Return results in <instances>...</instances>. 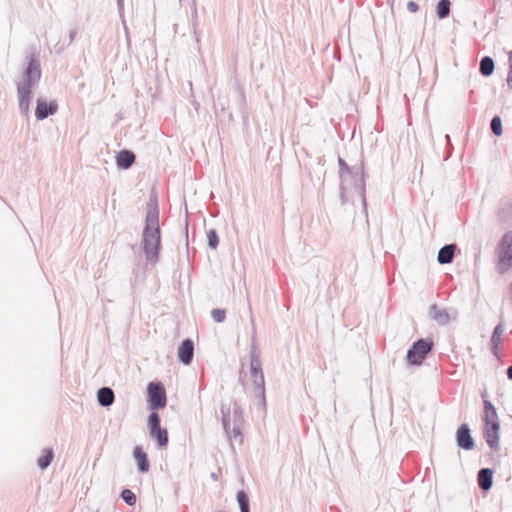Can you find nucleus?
<instances>
[{
	"instance_id": "2",
	"label": "nucleus",
	"mask_w": 512,
	"mask_h": 512,
	"mask_svg": "<svg viewBox=\"0 0 512 512\" xmlns=\"http://www.w3.org/2000/svg\"><path fill=\"white\" fill-rule=\"evenodd\" d=\"M42 75L41 64L38 56L32 54L21 72L19 81L16 82L20 112L27 116L30 112V101L33 90L38 86Z\"/></svg>"
},
{
	"instance_id": "42",
	"label": "nucleus",
	"mask_w": 512,
	"mask_h": 512,
	"mask_svg": "<svg viewBox=\"0 0 512 512\" xmlns=\"http://www.w3.org/2000/svg\"><path fill=\"white\" fill-rule=\"evenodd\" d=\"M211 477H212L214 480H217V476H216V474H215V473H212V474H211Z\"/></svg>"
},
{
	"instance_id": "32",
	"label": "nucleus",
	"mask_w": 512,
	"mask_h": 512,
	"mask_svg": "<svg viewBox=\"0 0 512 512\" xmlns=\"http://www.w3.org/2000/svg\"><path fill=\"white\" fill-rule=\"evenodd\" d=\"M338 164H339V175L341 176L342 174H347L349 172H351L352 170H354V165L353 166H349L345 160H343L341 157L338 158Z\"/></svg>"
},
{
	"instance_id": "7",
	"label": "nucleus",
	"mask_w": 512,
	"mask_h": 512,
	"mask_svg": "<svg viewBox=\"0 0 512 512\" xmlns=\"http://www.w3.org/2000/svg\"><path fill=\"white\" fill-rule=\"evenodd\" d=\"M456 444L460 449L470 451L475 447V441L468 424H461L456 431Z\"/></svg>"
},
{
	"instance_id": "45",
	"label": "nucleus",
	"mask_w": 512,
	"mask_h": 512,
	"mask_svg": "<svg viewBox=\"0 0 512 512\" xmlns=\"http://www.w3.org/2000/svg\"><path fill=\"white\" fill-rule=\"evenodd\" d=\"M510 293L512 294V283L510 284Z\"/></svg>"
},
{
	"instance_id": "18",
	"label": "nucleus",
	"mask_w": 512,
	"mask_h": 512,
	"mask_svg": "<svg viewBox=\"0 0 512 512\" xmlns=\"http://www.w3.org/2000/svg\"><path fill=\"white\" fill-rule=\"evenodd\" d=\"M149 434L152 439L156 440L159 448H165L168 445L169 438L168 431L166 428H154L152 430H149Z\"/></svg>"
},
{
	"instance_id": "33",
	"label": "nucleus",
	"mask_w": 512,
	"mask_h": 512,
	"mask_svg": "<svg viewBox=\"0 0 512 512\" xmlns=\"http://www.w3.org/2000/svg\"><path fill=\"white\" fill-rule=\"evenodd\" d=\"M483 422H499L497 410L487 412L483 416Z\"/></svg>"
},
{
	"instance_id": "14",
	"label": "nucleus",
	"mask_w": 512,
	"mask_h": 512,
	"mask_svg": "<svg viewBox=\"0 0 512 512\" xmlns=\"http://www.w3.org/2000/svg\"><path fill=\"white\" fill-rule=\"evenodd\" d=\"M429 317L440 326H445L450 321L447 310L439 308L437 304H432L429 307Z\"/></svg>"
},
{
	"instance_id": "31",
	"label": "nucleus",
	"mask_w": 512,
	"mask_h": 512,
	"mask_svg": "<svg viewBox=\"0 0 512 512\" xmlns=\"http://www.w3.org/2000/svg\"><path fill=\"white\" fill-rule=\"evenodd\" d=\"M243 420V411L240 405L233 403V423L241 424Z\"/></svg>"
},
{
	"instance_id": "11",
	"label": "nucleus",
	"mask_w": 512,
	"mask_h": 512,
	"mask_svg": "<svg viewBox=\"0 0 512 512\" xmlns=\"http://www.w3.org/2000/svg\"><path fill=\"white\" fill-rule=\"evenodd\" d=\"M133 457L137 464V469L140 473H147L150 469V462L147 453L141 446H135L133 450Z\"/></svg>"
},
{
	"instance_id": "23",
	"label": "nucleus",
	"mask_w": 512,
	"mask_h": 512,
	"mask_svg": "<svg viewBox=\"0 0 512 512\" xmlns=\"http://www.w3.org/2000/svg\"><path fill=\"white\" fill-rule=\"evenodd\" d=\"M250 358V373L252 378L263 374L259 355L256 352L255 348H253V350L251 351Z\"/></svg>"
},
{
	"instance_id": "41",
	"label": "nucleus",
	"mask_w": 512,
	"mask_h": 512,
	"mask_svg": "<svg viewBox=\"0 0 512 512\" xmlns=\"http://www.w3.org/2000/svg\"><path fill=\"white\" fill-rule=\"evenodd\" d=\"M123 1L124 0H117V4H118L119 7H121L123 5Z\"/></svg>"
},
{
	"instance_id": "29",
	"label": "nucleus",
	"mask_w": 512,
	"mask_h": 512,
	"mask_svg": "<svg viewBox=\"0 0 512 512\" xmlns=\"http://www.w3.org/2000/svg\"><path fill=\"white\" fill-rule=\"evenodd\" d=\"M156 411L157 410H151V413L148 416V429L149 430L161 427V418Z\"/></svg>"
},
{
	"instance_id": "16",
	"label": "nucleus",
	"mask_w": 512,
	"mask_h": 512,
	"mask_svg": "<svg viewBox=\"0 0 512 512\" xmlns=\"http://www.w3.org/2000/svg\"><path fill=\"white\" fill-rule=\"evenodd\" d=\"M253 384L255 388V397L260 399L259 407L265 409L266 407V399H265V380L264 375H258L253 377Z\"/></svg>"
},
{
	"instance_id": "15",
	"label": "nucleus",
	"mask_w": 512,
	"mask_h": 512,
	"mask_svg": "<svg viewBox=\"0 0 512 512\" xmlns=\"http://www.w3.org/2000/svg\"><path fill=\"white\" fill-rule=\"evenodd\" d=\"M457 250V245L452 244H445L442 246L437 255V261L440 264H450L454 260L455 251Z\"/></svg>"
},
{
	"instance_id": "37",
	"label": "nucleus",
	"mask_w": 512,
	"mask_h": 512,
	"mask_svg": "<svg viewBox=\"0 0 512 512\" xmlns=\"http://www.w3.org/2000/svg\"><path fill=\"white\" fill-rule=\"evenodd\" d=\"M407 10L411 13H416L419 10V5L415 1H409L407 3Z\"/></svg>"
},
{
	"instance_id": "8",
	"label": "nucleus",
	"mask_w": 512,
	"mask_h": 512,
	"mask_svg": "<svg viewBox=\"0 0 512 512\" xmlns=\"http://www.w3.org/2000/svg\"><path fill=\"white\" fill-rule=\"evenodd\" d=\"M500 422H484V437L488 446L497 450L499 448Z\"/></svg>"
},
{
	"instance_id": "44",
	"label": "nucleus",
	"mask_w": 512,
	"mask_h": 512,
	"mask_svg": "<svg viewBox=\"0 0 512 512\" xmlns=\"http://www.w3.org/2000/svg\"><path fill=\"white\" fill-rule=\"evenodd\" d=\"M63 49L64 47H60L59 49H57V52L60 53Z\"/></svg>"
},
{
	"instance_id": "6",
	"label": "nucleus",
	"mask_w": 512,
	"mask_h": 512,
	"mask_svg": "<svg viewBox=\"0 0 512 512\" xmlns=\"http://www.w3.org/2000/svg\"><path fill=\"white\" fill-rule=\"evenodd\" d=\"M498 260L499 265L503 266L505 269H501L500 272L503 273L509 268L512 267V232H506L499 243L498 246Z\"/></svg>"
},
{
	"instance_id": "39",
	"label": "nucleus",
	"mask_w": 512,
	"mask_h": 512,
	"mask_svg": "<svg viewBox=\"0 0 512 512\" xmlns=\"http://www.w3.org/2000/svg\"><path fill=\"white\" fill-rule=\"evenodd\" d=\"M506 374L508 379L512 380V365L507 368Z\"/></svg>"
},
{
	"instance_id": "43",
	"label": "nucleus",
	"mask_w": 512,
	"mask_h": 512,
	"mask_svg": "<svg viewBox=\"0 0 512 512\" xmlns=\"http://www.w3.org/2000/svg\"><path fill=\"white\" fill-rule=\"evenodd\" d=\"M445 138H446L447 142L450 141V136L448 134L445 135Z\"/></svg>"
},
{
	"instance_id": "20",
	"label": "nucleus",
	"mask_w": 512,
	"mask_h": 512,
	"mask_svg": "<svg viewBox=\"0 0 512 512\" xmlns=\"http://www.w3.org/2000/svg\"><path fill=\"white\" fill-rule=\"evenodd\" d=\"M495 68V63L492 57L484 56L480 60L479 64V72L484 77H489L493 74Z\"/></svg>"
},
{
	"instance_id": "25",
	"label": "nucleus",
	"mask_w": 512,
	"mask_h": 512,
	"mask_svg": "<svg viewBox=\"0 0 512 512\" xmlns=\"http://www.w3.org/2000/svg\"><path fill=\"white\" fill-rule=\"evenodd\" d=\"M240 512H250V501L248 494L244 490H239L236 494Z\"/></svg>"
},
{
	"instance_id": "12",
	"label": "nucleus",
	"mask_w": 512,
	"mask_h": 512,
	"mask_svg": "<svg viewBox=\"0 0 512 512\" xmlns=\"http://www.w3.org/2000/svg\"><path fill=\"white\" fill-rule=\"evenodd\" d=\"M493 470L491 468H481L477 473V483L483 491H489L493 485Z\"/></svg>"
},
{
	"instance_id": "3",
	"label": "nucleus",
	"mask_w": 512,
	"mask_h": 512,
	"mask_svg": "<svg viewBox=\"0 0 512 512\" xmlns=\"http://www.w3.org/2000/svg\"><path fill=\"white\" fill-rule=\"evenodd\" d=\"M355 198L361 201L363 212L367 216V202L365 196L364 164L354 165V170L340 176V201L343 206L354 203Z\"/></svg>"
},
{
	"instance_id": "13",
	"label": "nucleus",
	"mask_w": 512,
	"mask_h": 512,
	"mask_svg": "<svg viewBox=\"0 0 512 512\" xmlns=\"http://www.w3.org/2000/svg\"><path fill=\"white\" fill-rule=\"evenodd\" d=\"M136 160L135 154L127 149H123L116 155V165L119 169H129Z\"/></svg>"
},
{
	"instance_id": "21",
	"label": "nucleus",
	"mask_w": 512,
	"mask_h": 512,
	"mask_svg": "<svg viewBox=\"0 0 512 512\" xmlns=\"http://www.w3.org/2000/svg\"><path fill=\"white\" fill-rule=\"evenodd\" d=\"M54 459V451L52 448L42 450L41 456L37 459V465L41 470L47 469Z\"/></svg>"
},
{
	"instance_id": "22",
	"label": "nucleus",
	"mask_w": 512,
	"mask_h": 512,
	"mask_svg": "<svg viewBox=\"0 0 512 512\" xmlns=\"http://www.w3.org/2000/svg\"><path fill=\"white\" fill-rule=\"evenodd\" d=\"M221 421L226 434H230L231 428V406L225 403L221 404Z\"/></svg>"
},
{
	"instance_id": "10",
	"label": "nucleus",
	"mask_w": 512,
	"mask_h": 512,
	"mask_svg": "<svg viewBox=\"0 0 512 512\" xmlns=\"http://www.w3.org/2000/svg\"><path fill=\"white\" fill-rule=\"evenodd\" d=\"M177 357L179 362L184 365H190L193 361L194 357V342L190 338H186L181 341L178 351Z\"/></svg>"
},
{
	"instance_id": "24",
	"label": "nucleus",
	"mask_w": 512,
	"mask_h": 512,
	"mask_svg": "<svg viewBox=\"0 0 512 512\" xmlns=\"http://www.w3.org/2000/svg\"><path fill=\"white\" fill-rule=\"evenodd\" d=\"M450 0H439L436 6V15L439 19H445L450 14Z\"/></svg>"
},
{
	"instance_id": "5",
	"label": "nucleus",
	"mask_w": 512,
	"mask_h": 512,
	"mask_svg": "<svg viewBox=\"0 0 512 512\" xmlns=\"http://www.w3.org/2000/svg\"><path fill=\"white\" fill-rule=\"evenodd\" d=\"M147 402L149 410H159L166 407L167 396L162 382L153 381L147 385Z\"/></svg>"
},
{
	"instance_id": "26",
	"label": "nucleus",
	"mask_w": 512,
	"mask_h": 512,
	"mask_svg": "<svg viewBox=\"0 0 512 512\" xmlns=\"http://www.w3.org/2000/svg\"><path fill=\"white\" fill-rule=\"evenodd\" d=\"M120 497L129 506H134L136 504L137 498L135 493L131 489H123L121 491Z\"/></svg>"
},
{
	"instance_id": "28",
	"label": "nucleus",
	"mask_w": 512,
	"mask_h": 512,
	"mask_svg": "<svg viewBox=\"0 0 512 512\" xmlns=\"http://www.w3.org/2000/svg\"><path fill=\"white\" fill-rule=\"evenodd\" d=\"M207 244L210 249H216L219 245V236L215 229L207 231Z\"/></svg>"
},
{
	"instance_id": "35",
	"label": "nucleus",
	"mask_w": 512,
	"mask_h": 512,
	"mask_svg": "<svg viewBox=\"0 0 512 512\" xmlns=\"http://www.w3.org/2000/svg\"><path fill=\"white\" fill-rule=\"evenodd\" d=\"M241 424L233 423V426L230 428V434H227L229 437L233 434L234 437L241 436Z\"/></svg>"
},
{
	"instance_id": "17",
	"label": "nucleus",
	"mask_w": 512,
	"mask_h": 512,
	"mask_svg": "<svg viewBox=\"0 0 512 512\" xmlns=\"http://www.w3.org/2000/svg\"><path fill=\"white\" fill-rule=\"evenodd\" d=\"M97 400L100 406L109 407L114 403V391L110 387H101L97 391Z\"/></svg>"
},
{
	"instance_id": "30",
	"label": "nucleus",
	"mask_w": 512,
	"mask_h": 512,
	"mask_svg": "<svg viewBox=\"0 0 512 512\" xmlns=\"http://www.w3.org/2000/svg\"><path fill=\"white\" fill-rule=\"evenodd\" d=\"M211 317L216 323H222L226 318V311L221 308H215L211 311Z\"/></svg>"
},
{
	"instance_id": "40",
	"label": "nucleus",
	"mask_w": 512,
	"mask_h": 512,
	"mask_svg": "<svg viewBox=\"0 0 512 512\" xmlns=\"http://www.w3.org/2000/svg\"><path fill=\"white\" fill-rule=\"evenodd\" d=\"M185 235H186V239H188V219L187 218L185 219Z\"/></svg>"
},
{
	"instance_id": "1",
	"label": "nucleus",
	"mask_w": 512,
	"mask_h": 512,
	"mask_svg": "<svg viewBox=\"0 0 512 512\" xmlns=\"http://www.w3.org/2000/svg\"><path fill=\"white\" fill-rule=\"evenodd\" d=\"M159 204L156 194H151L147 202L145 225L142 232V249L148 263L156 264L161 247V229L159 225Z\"/></svg>"
},
{
	"instance_id": "46",
	"label": "nucleus",
	"mask_w": 512,
	"mask_h": 512,
	"mask_svg": "<svg viewBox=\"0 0 512 512\" xmlns=\"http://www.w3.org/2000/svg\"><path fill=\"white\" fill-rule=\"evenodd\" d=\"M511 334H512V330H511Z\"/></svg>"
},
{
	"instance_id": "38",
	"label": "nucleus",
	"mask_w": 512,
	"mask_h": 512,
	"mask_svg": "<svg viewBox=\"0 0 512 512\" xmlns=\"http://www.w3.org/2000/svg\"><path fill=\"white\" fill-rule=\"evenodd\" d=\"M76 34H77L76 29H73V30L70 31V33H69V44H71L74 41V39L76 37Z\"/></svg>"
},
{
	"instance_id": "34",
	"label": "nucleus",
	"mask_w": 512,
	"mask_h": 512,
	"mask_svg": "<svg viewBox=\"0 0 512 512\" xmlns=\"http://www.w3.org/2000/svg\"><path fill=\"white\" fill-rule=\"evenodd\" d=\"M508 61H509V72L507 75L506 82H507L508 87L510 89H512V51H510L508 54Z\"/></svg>"
},
{
	"instance_id": "27",
	"label": "nucleus",
	"mask_w": 512,
	"mask_h": 512,
	"mask_svg": "<svg viewBox=\"0 0 512 512\" xmlns=\"http://www.w3.org/2000/svg\"><path fill=\"white\" fill-rule=\"evenodd\" d=\"M490 128L495 136H501L503 134L502 120L500 116L495 115L491 119Z\"/></svg>"
},
{
	"instance_id": "36",
	"label": "nucleus",
	"mask_w": 512,
	"mask_h": 512,
	"mask_svg": "<svg viewBox=\"0 0 512 512\" xmlns=\"http://www.w3.org/2000/svg\"><path fill=\"white\" fill-rule=\"evenodd\" d=\"M483 406H484V414L490 411L495 410V406L490 400H483Z\"/></svg>"
},
{
	"instance_id": "4",
	"label": "nucleus",
	"mask_w": 512,
	"mask_h": 512,
	"mask_svg": "<svg viewBox=\"0 0 512 512\" xmlns=\"http://www.w3.org/2000/svg\"><path fill=\"white\" fill-rule=\"evenodd\" d=\"M434 341L432 338L417 339L407 351L406 363L408 366H420L432 351Z\"/></svg>"
},
{
	"instance_id": "9",
	"label": "nucleus",
	"mask_w": 512,
	"mask_h": 512,
	"mask_svg": "<svg viewBox=\"0 0 512 512\" xmlns=\"http://www.w3.org/2000/svg\"><path fill=\"white\" fill-rule=\"evenodd\" d=\"M58 110L56 101L47 102L42 98H38L36 102L35 117L38 121H42L49 116L54 115Z\"/></svg>"
},
{
	"instance_id": "19",
	"label": "nucleus",
	"mask_w": 512,
	"mask_h": 512,
	"mask_svg": "<svg viewBox=\"0 0 512 512\" xmlns=\"http://www.w3.org/2000/svg\"><path fill=\"white\" fill-rule=\"evenodd\" d=\"M504 332L503 323H499L495 326L491 336V346L493 354L498 357V346L502 341V334Z\"/></svg>"
}]
</instances>
